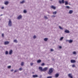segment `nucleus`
Segmentation results:
<instances>
[{"label":"nucleus","instance_id":"14","mask_svg":"<svg viewBox=\"0 0 78 78\" xmlns=\"http://www.w3.org/2000/svg\"><path fill=\"white\" fill-rule=\"evenodd\" d=\"M69 43H72L73 42V40H69L68 41Z\"/></svg>","mask_w":78,"mask_h":78},{"label":"nucleus","instance_id":"33","mask_svg":"<svg viewBox=\"0 0 78 78\" xmlns=\"http://www.w3.org/2000/svg\"><path fill=\"white\" fill-rule=\"evenodd\" d=\"M36 38V36H34L33 38L34 39H35V38Z\"/></svg>","mask_w":78,"mask_h":78},{"label":"nucleus","instance_id":"31","mask_svg":"<svg viewBox=\"0 0 78 78\" xmlns=\"http://www.w3.org/2000/svg\"><path fill=\"white\" fill-rule=\"evenodd\" d=\"M59 28L60 29H61V30H62V27H61V26H59Z\"/></svg>","mask_w":78,"mask_h":78},{"label":"nucleus","instance_id":"37","mask_svg":"<svg viewBox=\"0 0 78 78\" xmlns=\"http://www.w3.org/2000/svg\"><path fill=\"white\" fill-rule=\"evenodd\" d=\"M59 48L60 49L62 48V47H61V46H59Z\"/></svg>","mask_w":78,"mask_h":78},{"label":"nucleus","instance_id":"11","mask_svg":"<svg viewBox=\"0 0 78 78\" xmlns=\"http://www.w3.org/2000/svg\"><path fill=\"white\" fill-rule=\"evenodd\" d=\"M33 78H37V77H38V76L37 75H34L33 76Z\"/></svg>","mask_w":78,"mask_h":78},{"label":"nucleus","instance_id":"25","mask_svg":"<svg viewBox=\"0 0 78 78\" xmlns=\"http://www.w3.org/2000/svg\"><path fill=\"white\" fill-rule=\"evenodd\" d=\"M66 8L67 9H69V8H70V7H69V6H66Z\"/></svg>","mask_w":78,"mask_h":78},{"label":"nucleus","instance_id":"42","mask_svg":"<svg viewBox=\"0 0 78 78\" xmlns=\"http://www.w3.org/2000/svg\"><path fill=\"white\" fill-rule=\"evenodd\" d=\"M44 18H45V19H48L46 16H44Z\"/></svg>","mask_w":78,"mask_h":78},{"label":"nucleus","instance_id":"10","mask_svg":"<svg viewBox=\"0 0 78 78\" xmlns=\"http://www.w3.org/2000/svg\"><path fill=\"white\" fill-rule=\"evenodd\" d=\"M22 17V16L20 15L18 17V19H21Z\"/></svg>","mask_w":78,"mask_h":78},{"label":"nucleus","instance_id":"44","mask_svg":"<svg viewBox=\"0 0 78 78\" xmlns=\"http://www.w3.org/2000/svg\"><path fill=\"white\" fill-rule=\"evenodd\" d=\"M52 17H56V16H52Z\"/></svg>","mask_w":78,"mask_h":78},{"label":"nucleus","instance_id":"40","mask_svg":"<svg viewBox=\"0 0 78 78\" xmlns=\"http://www.w3.org/2000/svg\"><path fill=\"white\" fill-rule=\"evenodd\" d=\"M4 8V7H1V9H3Z\"/></svg>","mask_w":78,"mask_h":78},{"label":"nucleus","instance_id":"43","mask_svg":"<svg viewBox=\"0 0 78 78\" xmlns=\"http://www.w3.org/2000/svg\"><path fill=\"white\" fill-rule=\"evenodd\" d=\"M13 71H14V70L13 69H12L11 70V72H13Z\"/></svg>","mask_w":78,"mask_h":78},{"label":"nucleus","instance_id":"41","mask_svg":"<svg viewBox=\"0 0 78 78\" xmlns=\"http://www.w3.org/2000/svg\"><path fill=\"white\" fill-rule=\"evenodd\" d=\"M51 51H53V49H51Z\"/></svg>","mask_w":78,"mask_h":78},{"label":"nucleus","instance_id":"32","mask_svg":"<svg viewBox=\"0 0 78 78\" xmlns=\"http://www.w3.org/2000/svg\"><path fill=\"white\" fill-rule=\"evenodd\" d=\"M22 70V68H21L19 69V70H20V71H21Z\"/></svg>","mask_w":78,"mask_h":78},{"label":"nucleus","instance_id":"6","mask_svg":"<svg viewBox=\"0 0 78 78\" xmlns=\"http://www.w3.org/2000/svg\"><path fill=\"white\" fill-rule=\"evenodd\" d=\"M68 76L70 78H73V76H72V74H68Z\"/></svg>","mask_w":78,"mask_h":78},{"label":"nucleus","instance_id":"13","mask_svg":"<svg viewBox=\"0 0 78 78\" xmlns=\"http://www.w3.org/2000/svg\"><path fill=\"white\" fill-rule=\"evenodd\" d=\"M58 76H59V74L58 73L56 74L55 75V77L56 78H58Z\"/></svg>","mask_w":78,"mask_h":78},{"label":"nucleus","instance_id":"21","mask_svg":"<svg viewBox=\"0 0 78 78\" xmlns=\"http://www.w3.org/2000/svg\"><path fill=\"white\" fill-rule=\"evenodd\" d=\"M24 64V63L23 62H21V66H23Z\"/></svg>","mask_w":78,"mask_h":78},{"label":"nucleus","instance_id":"26","mask_svg":"<svg viewBox=\"0 0 78 78\" xmlns=\"http://www.w3.org/2000/svg\"><path fill=\"white\" fill-rule=\"evenodd\" d=\"M5 54L6 55H8V52L7 51H6Z\"/></svg>","mask_w":78,"mask_h":78},{"label":"nucleus","instance_id":"23","mask_svg":"<svg viewBox=\"0 0 78 78\" xmlns=\"http://www.w3.org/2000/svg\"><path fill=\"white\" fill-rule=\"evenodd\" d=\"M63 38H64V37H61L60 39V41H62V39H63Z\"/></svg>","mask_w":78,"mask_h":78},{"label":"nucleus","instance_id":"15","mask_svg":"<svg viewBox=\"0 0 78 78\" xmlns=\"http://www.w3.org/2000/svg\"><path fill=\"white\" fill-rule=\"evenodd\" d=\"M12 50H11L9 51V54L10 55H11V54H12Z\"/></svg>","mask_w":78,"mask_h":78},{"label":"nucleus","instance_id":"17","mask_svg":"<svg viewBox=\"0 0 78 78\" xmlns=\"http://www.w3.org/2000/svg\"><path fill=\"white\" fill-rule=\"evenodd\" d=\"M41 62V60H38L37 61V62L38 63H40V62Z\"/></svg>","mask_w":78,"mask_h":78},{"label":"nucleus","instance_id":"1","mask_svg":"<svg viewBox=\"0 0 78 78\" xmlns=\"http://www.w3.org/2000/svg\"><path fill=\"white\" fill-rule=\"evenodd\" d=\"M48 69V67H45L43 69H42V67H39V70H40L41 71V72H45V71H47Z\"/></svg>","mask_w":78,"mask_h":78},{"label":"nucleus","instance_id":"5","mask_svg":"<svg viewBox=\"0 0 78 78\" xmlns=\"http://www.w3.org/2000/svg\"><path fill=\"white\" fill-rule=\"evenodd\" d=\"M71 62L72 63H74L75 62H76V61L75 60H71Z\"/></svg>","mask_w":78,"mask_h":78},{"label":"nucleus","instance_id":"22","mask_svg":"<svg viewBox=\"0 0 78 78\" xmlns=\"http://www.w3.org/2000/svg\"><path fill=\"white\" fill-rule=\"evenodd\" d=\"M44 65H45V64L44 63H42L41 64V66H44Z\"/></svg>","mask_w":78,"mask_h":78},{"label":"nucleus","instance_id":"20","mask_svg":"<svg viewBox=\"0 0 78 78\" xmlns=\"http://www.w3.org/2000/svg\"><path fill=\"white\" fill-rule=\"evenodd\" d=\"M48 40V38H45L44 39V41H47Z\"/></svg>","mask_w":78,"mask_h":78},{"label":"nucleus","instance_id":"27","mask_svg":"<svg viewBox=\"0 0 78 78\" xmlns=\"http://www.w3.org/2000/svg\"><path fill=\"white\" fill-rule=\"evenodd\" d=\"M53 14H56V12H53Z\"/></svg>","mask_w":78,"mask_h":78},{"label":"nucleus","instance_id":"36","mask_svg":"<svg viewBox=\"0 0 78 78\" xmlns=\"http://www.w3.org/2000/svg\"><path fill=\"white\" fill-rule=\"evenodd\" d=\"M30 65L31 66H33V63H30Z\"/></svg>","mask_w":78,"mask_h":78},{"label":"nucleus","instance_id":"8","mask_svg":"<svg viewBox=\"0 0 78 78\" xmlns=\"http://www.w3.org/2000/svg\"><path fill=\"white\" fill-rule=\"evenodd\" d=\"M9 41H6L4 42L5 45H7L8 44H9Z\"/></svg>","mask_w":78,"mask_h":78},{"label":"nucleus","instance_id":"2","mask_svg":"<svg viewBox=\"0 0 78 78\" xmlns=\"http://www.w3.org/2000/svg\"><path fill=\"white\" fill-rule=\"evenodd\" d=\"M54 70V69L52 68H51L49 69V71L48 72V73L49 74V75H51V73L53 72Z\"/></svg>","mask_w":78,"mask_h":78},{"label":"nucleus","instance_id":"9","mask_svg":"<svg viewBox=\"0 0 78 78\" xmlns=\"http://www.w3.org/2000/svg\"><path fill=\"white\" fill-rule=\"evenodd\" d=\"M51 8L54 9H56V7L53 5H52L51 6Z\"/></svg>","mask_w":78,"mask_h":78},{"label":"nucleus","instance_id":"38","mask_svg":"<svg viewBox=\"0 0 78 78\" xmlns=\"http://www.w3.org/2000/svg\"><path fill=\"white\" fill-rule=\"evenodd\" d=\"M17 72V70H15L14 71L15 73H16V72Z\"/></svg>","mask_w":78,"mask_h":78},{"label":"nucleus","instance_id":"7","mask_svg":"<svg viewBox=\"0 0 78 78\" xmlns=\"http://www.w3.org/2000/svg\"><path fill=\"white\" fill-rule=\"evenodd\" d=\"M8 3H9V2H8V1H5L4 2V4L5 5H8Z\"/></svg>","mask_w":78,"mask_h":78},{"label":"nucleus","instance_id":"34","mask_svg":"<svg viewBox=\"0 0 78 78\" xmlns=\"http://www.w3.org/2000/svg\"><path fill=\"white\" fill-rule=\"evenodd\" d=\"M51 76H48L47 78H51Z\"/></svg>","mask_w":78,"mask_h":78},{"label":"nucleus","instance_id":"18","mask_svg":"<svg viewBox=\"0 0 78 78\" xmlns=\"http://www.w3.org/2000/svg\"><path fill=\"white\" fill-rule=\"evenodd\" d=\"M25 3V1H23L22 2H20V3H21L23 4V3Z\"/></svg>","mask_w":78,"mask_h":78},{"label":"nucleus","instance_id":"28","mask_svg":"<svg viewBox=\"0 0 78 78\" xmlns=\"http://www.w3.org/2000/svg\"><path fill=\"white\" fill-rule=\"evenodd\" d=\"M73 54L74 55H75V54H76V52H75V51H74V52H73Z\"/></svg>","mask_w":78,"mask_h":78},{"label":"nucleus","instance_id":"16","mask_svg":"<svg viewBox=\"0 0 78 78\" xmlns=\"http://www.w3.org/2000/svg\"><path fill=\"white\" fill-rule=\"evenodd\" d=\"M73 12V11L72 10H70L69 12V14H72Z\"/></svg>","mask_w":78,"mask_h":78},{"label":"nucleus","instance_id":"29","mask_svg":"<svg viewBox=\"0 0 78 78\" xmlns=\"http://www.w3.org/2000/svg\"><path fill=\"white\" fill-rule=\"evenodd\" d=\"M24 13H27V11L26 10H24L23 11Z\"/></svg>","mask_w":78,"mask_h":78},{"label":"nucleus","instance_id":"12","mask_svg":"<svg viewBox=\"0 0 78 78\" xmlns=\"http://www.w3.org/2000/svg\"><path fill=\"white\" fill-rule=\"evenodd\" d=\"M65 32L66 33H70V32H69V31L67 30H65Z\"/></svg>","mask_w":78,"mask_h":78},{"label":"nucleus","instance_id":"39","mask_svg":"<svg viewBox=\"0 0 78 78\" xmlns=\"http://www.w3.org/2000/svg\"><path fill=\"white\" fill-rule=\"evenodd\" d=\"M2 37H4V34H2Z\"/></svg>","mask_w":78,"mask_h":78},{"label":"nucleus","instance_id":"19","mask_svg":"<svg viewBox=\"0 0 78 78\" xmlns=\"http://www.w3.org/2000/svg\"><path fill=\"white\" fill-rule=\"evenodd\" d=\"M66 5H68V2L67 1L65 2V4Z\"/></svg>","mask_w":78,"mask_h":78},{"label":"nucleus","instance_id":"46","mask_svg":"<svg viewBox=\"0 0 78 78\" xmlns=\"http://www.w3.org/2000/svg\"><path fill=\"white\" fill-rule=\"evenodd\" d=\"M1 19H0V20Z\"/></svg>","mask_w":78,"mask_h":78},{"label":"nucleus","instance_id":"24","mask_svg":"<svg viewBox=\"0 0 78 78\" xmlns=\"http://www.w3.org/2000/svg\"><path fill=\"white\" fill-rule=\"evenodd\" d=\"M14 42H16V43H17V40H14Z\"/></svg>","mask_w":78,"mask_h":78},{"label":"nucleus","instance_id":"45","mask_svg":"<svg viewBox=\"0 0 78 78\" xmlns=\"http://www.w3.org/2000/svg\"><path fill=\"white\" fill-rule=\"evenodd\" d=\"M3 16V15H1V16Z\"/></svg>","mask_w":78,"mask_h":78},{"label":"nucleus","instance_id":"35","mask_svg":"<svg viewBox=\"0 0 78 78\" xmlns=\"http://www.w3.org/2000/svg\"><path fill=\"white\" fill-rule=\"evenodd\" d=\"M11 66H8V68L9 69V68H11Z\"/></svg>","mask_w":78,"mask_h":78},{"label":"nucleus","instance_id":"3","mask_svg":"<svg viewBox=\"0 0 78 78\" xmlns=\"http://www.w3.org/2000/svg\"><path fill=\"white\" fill-rule=\"evenodd\" d=\"M8 25L10 27H11L12 26V22H11V21L10 19L9 20V21L8 23Z\"/></svg>","mask_w":78,"mask_h":78},{"label":"nucleus","instance_id":"30","mask_svg":"<svg viewBox=\"0 0 78 78\" xmlns=\"http://www.w3.org/2000/svg\"><path fill=\"white\" fill-rule=\"evenodd\" d=\"M72 67H75V65H73L72 66Z\"/></svg>","mask_w":78,"mask_h":78},{"label":"nucleus","instance_id":"4","mask_svg":"<svg viewBox=\"0 0 78 78\" xmlns=\"http://www.w3.org/2000/svg\"><path fill=\"white\" fill-rule=\"evenodd\" d=\"M59 3H60V4H61V3H64V0H62V1H59Z\"/></svg>","mask_w":78,"mask_h":78}]
</instances>
